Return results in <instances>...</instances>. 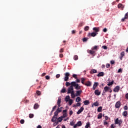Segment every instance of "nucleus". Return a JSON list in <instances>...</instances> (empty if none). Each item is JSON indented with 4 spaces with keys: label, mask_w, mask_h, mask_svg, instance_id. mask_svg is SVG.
Wrapping results in <instances>:
<instances>
[{
    "label": "nucleus",
    "mask_w": 128,
    "mask_h": 128,
    "mask_svg": "<svg viewBox=\"0 0 128 128\" xmlns=\"http://www.w3.org/2000/svg\"><path fill=\"white\" fill-rule=\"evenodd\" d=\"M71 86L72 88H74L76 90H80V86L78 84H77L76 82H71Z\"/></svg>",
    "instance_id": "f257e3e1"
},
{
    "label": "nucleus",
    "mask_w": 128,
    "mask_h": 128,
    "mask_svg": "<svg viewBox=\"0 0 128 128\" xmlns=\"http://www.w3.org/2000/svg\"><path fill=\"white\" fill-rule=\"evenodd\" d=\"M122 124V119L118 120V118H117L114 120V124H118L119 126H120Z\"/></svg>",
    "instance_id": "f03ea898"
},
{
    "label": "nucleus",
    "mask_w": 128,
    "mask_h": 128,
    "mask_svg": "<svg viewBox=\"0 0 128 128\" xmlns=\"http://www.w3.org/2000/svg\"><path fill=\"white\" fill-rule=\"evenodd\" d=\"M82 126V121H79L77 122V124H74L73 126L74 128H76L77 126Z\"/></svg>",
    "instance_id": "7ed1b4c3"
},
{
    "label": "nucleus",
    "mask_w": 128,
    "mask_h": 128,
    "mask_svg": "<svg viewBox=\"0 0 128 128\" xmlns=\"http://www.w3.org/2000/svg\"><path fill=\"white\" fill-rule=\"evenodd\" d=\"M121 106L122 103L120 101L117 102L115 104L116 108H120Z\"/></svg>",
    "instance_id": "20e7f679"
},
{
    "label": "nucleus",
    "mask_w": 128,
    "mask_h": 128,
    "mask_svg": "<svg viewBox=\"0 0 128 128\" xmlns=\"http://www.w3.org/2000/svg\"><path fill=\"white\" fill-rule=\"evenodd\" d=\"M68 76H70V73L66 72L65 74V77L64 78V82H68V78H69Z\"/></svg>",
    "instance_id": "39448f33"
},
{
    "label": "nucleus",
    "mask_w": 128,
    "mask_h": 128,
    "mask_svg": "<svg viewBox=\"0 0 128 128\" xmlns=\"http://www.w3.org/2000/svg\"><path fill=\"white\" fill-rule=\"evenodd\" d=\"M98 33H96L94 32H92V33H88V36H92L94 38V36H96V34H98Z\"/></svg>",
    "instance_id": "423d86ee"
},
{
    "label": "nucleus",
    "mask_w": 128,
    "mask_h": 128,
    "mask_svg": "<svg viewBox=\"0 0 128 128\" xmlns=\"http://www.w3.org/2000/svg\"><path fill=\"white\" fill-rule=\"evenodd\" d=\"M74 90V87L71 85L68 89V94H70Z\"/></svg>",
    "instance_id": "0eeeda50"
},
{
    "label": "nucleus",
    "mask_w": 128,
    "mask_h": 128,
    "mask_svg": "<svg viewBox=\"0 0 128 128\" xmlns=\"http://www.w3.org/2000/svg\"><path fill=\"white\" fill-rule=\"evenodd\" d=\"M60 102H62V98L60 97H58V100L57 102V104L58 106V108L60 107Z\"/></svg>",
    "instance_id": "6e6552de"
},
{
    "label": "nucleus",
    "mask_w": 128,
    "mask_h": 128,
    "mask_svg": "<svg viewBox=\"0 0 128 128\" xmlns=\"http://www.w3.org/2000/svg\"><path fill=\"white\" fill-rule=\"evenodd\" d=\"M119 91H120V86H116L114 88V92H118Z\"/></svg>",
    "instance_id": "1a4fd4ad"
},
{
    "label": "nucleus",
    "mask_w": 128,
    "mask_h": 128,
    "mask_svg": "<svg viewBox=\"0 0 128 128\" xmlns=\"http://www.w3.org/2000/svg\"><path fill=\"white\" fill-rule=\"evenodd\" d=\"M84 107H81L80 109L78 111L77 114H82V112H84Z\"/></svg>",
    "instance_id": "9d476101"
},
{
    "label": "nucleus",
    "mask_w": 128,
    "mask_h": 128,
    "mask_svg": "<svg viewBox=\"0 0 128 128\" xmlns=\"http://www.w3.org/2000/svg\"><path fill=\"white\" fill-rule=\"evenodd\" d=\"M82 90H76V96H80V94H82Z\"/></svg>",
    "instance_id": "9b49d317"
},
{
    "label": "nucleus",
    "mask_w": 128,
    "mask_h": 128,
    "mask_svg": "<svg viewBox=\"0 0 128 128\" xmlns=\"http://www.w3.org/2000/svg\"><path fill=\"white\" fill-rule=\"evenodd\" d=\"M93 30H94V32H96V34H98V32H100V28H96L94 27L93 28Z\"/></svg>",
    "instance_id": "f8f14e48"
},
{
    "label": "nucleus",
    "mask_w": 128,
    "mask_h": 128,
    "mask_svg": "<svg viewBox=\"0 0 128 128\" xmlns=\"http://www.w3.org/2000/svg\"><path fill=\"white\" fill-rule=\"evenodd\" d=\"M109 91H110V87L106 86L104 88L103 92H109Z\"/></svg>",
    "instance_id": "ddd939ff"
},
{
    "label": "nucleus",
    "mask_w": 128,
    "mask_h": 128,
    "mask_svg": "<svg viewBox=\"0 0 128 128\" xmlns=\"http://www.w3.org/2000/svg\"><path fill=\"white\" fill-rule=\"evenodd\" d=\"M84 84V86H92V82L90 81H88Z\"/></svg>",
    "instance_id": "4468645a"
},
{
    "label": "nucleus",
    "mask_w": 128,
    "mask_h": 128,
    "mask_svg": "<svg viewBox=\"0 0 128 128\" xmlns=\"http://www.w3.org/2000/svg\"><path fill=\"white\" fill-rule=\"evenodd\" d=\"M57 120L58 117L56 116H53L51 120V122H56Z\"/></svg>",
    "instance_id": "2eb2a0df"
},
{
    "label": "nucleus",
    "mask_w": 128,
    "mask_h": 128,
    "mask_svg": "<svg viewBox=\"0 0 128 128\" xmlns=\"http://www.w3.org/2000/svg\"><path fill=\"white\" fill-rule=\"evenodd\" d=\"M98 86V82H95L93 85V88H92L94 90H96Z\"/></svg>",
    "instance_id": "dca6fc26"
},
{
    "label": "nucleus",
    "mask_w": 128,
    "mask_h": 128,
    "mask_svg": "<svg viewBox=\"0 0 128 128\" xmlns=\"http://www.w3.org/2000/svg\"><path fill=\"white\" fill-rule=\"evenodd\" d=\"M100 94L101 92H100L98 90H96L94 91V94H96V96H100Z\"/></svg>",
    "instance_id": "f3484780"
},
{
    "label": "nucleus",
    "mask_w": 128,
    "mask_h": 128,
    "mask_svg": "<svg viewBox=\"0 0 128 128\" xmlns=\"http://www.w3.org/2000/svg\"><path fill=\"white\" fill-rule=\"evenodd\" d=\"M96 72H98V70H94V69H92L90 71V74H96Z\"/></svg>",
    "instance_id": "a211bd4d"
},
{
    "label": "nucleus",
    "mask_w": 128,
    "mask_h": 128,
    "mask_svg": "<svg viewBox=\"0 0 128 128\" xmlns=\"http://www.w3.org/2000/svg\"><path fill=\"white\" fill-rule=\"evenodd\" d=\"M122 116H123L124 118H126V116H128V111L125 110L122 113Z\"/></svg>",
    "instance_id": "6ab92c4d"
},
{
    "label": "nucleus",
    "mask_w": 128,
    "mask_h": 128,
    "mask_svg": "<svg viewBox=\"0 0 128 128\" xmlns=\"http://www.w3.org/2000/svg\"><path fill=\"white\" fill-rule=\"evenodd\" d=\"M62 120H64V117L60 116L57 118V120L58 122H62Z\"/></svg>",
    "instance_id": "aec40b11"
},
{
    "label": "nucleus",
    "mask_w": 128,
    "mask_h": 128,
    "mask_svg": "<svg viewBox=\"0 0 128 128\" xmlns=\"http://www.w3.org/2000/svg\"><path fill=\"white\" fill-rule=\"evenodd\" d=\"M104 76V72H100L99 74H98L97 76Z\"/></svg>",
    "instance_id": "412c9836"
},
{
    "label": "nucleus",
    "mask_w": 128,
    "mask_h": 128,
    "mask_svg": "<svg viewBox=\"0 0 128 128\" xmlns=\"http://www.w3.org/2000/svg\"><path fill=\"white\" fill-rule=\"evenodd\" d=\"M97 112H102V106L98 107L97 109Z\"/></svg>",
    "instance_id": "4be33fe9"
},
{
    "label": "nucleus",
    "mask_w": 128,
    "mask_h": 128,
    "mask_svg": "<svg viewBox=\"0 0 128 128\" xmlns=\"http://www.w3.org/2000/svg\"><path fill=\"white\" fill-rule=\"evenodd\" d=\"M83 102H84V106H88V104H90V102L88 100H86L84 101Z\"/></svg>",
    "instance_id": "5701e85b"
},
{
    "label": "nucleus",
    "mask_w": 128,
    "mask_h": 128,
    "mask_svg": "<svg viewBox=\"0 0 128 128\" xmlns=\"http://www.w3.org/2000/svg\"><path fill=\"white\" fill-rule=\"evenodd\" d=\"M118 8H122V10H124V5L122 4H118Z\"/></svg>",
    "instance_id": "b1692460"
},
{
    "label": "nucleus",
    "mask_w": 128,
    "mask_h": 128,
    "mask_svg": "<svg viewBox=\"0 0 128 128\" xmlns=\"http://www.w3.org/2000/svg\"><path fill=\"white\" fill-rule=\"evenodd\" d=\"M38 106H40L38 105V103H36V104H34V110H37V108H38Z\"/></svg>",
    "instance_id": "393cba45"
},
{
    "label": "nucleus",
    "mask_w": 128,
    "mask_h": 128,
    "mask_svg": "<svg viewBox=\"0 0 128 128\" xmlns=\"http://www.w3.org/2000/svg\"><path fill=\"white\" fill-rule=\"evenodd\" d=\"M114 81L112 80L111 82H110L108 84H107V86H112L114 84Z\"/></svg>",
    "instance_id": "a878e982"
},
{
    "label": "nucleus",
    "mask_w": 128,
    "mask_h": 128,
    "mask_svg": "<svg viewBox=\"0 0 128 128\" xmlns=\"http://www.w3.org/2000/svg\"><path fill=\"white\" fill-rule=\"evenodd\" d=\"M102 118V113H100L98 114V120H100V119Z\"/></svg>",
    "instance_id": "bb28decb"
},
{
    "label": "nucleus",
    "mask_w": 128,
    "mask_h": 128,
    "mask_svg": "<svg viewBox=\"0 0 128 128\" xmlns=\"http://www.w3.org/2000/svg\"><path fill=\"white\" fill-rule=\"evenodd\" d=\"M94 106H98V102H94V104H93L92 105V108Z\"/></svg>",
    "instance_id": "cd10ccee"
},
{
    "label": "nucleus",
    "mask_w": 128,
    "mask_h": 128,
    "mask_svg": "<svg viewBox=\"0 0 128 128\" xmlns=\"http://www.w3.org/2000/svg\"><path fill=\"white\" fill-rule=\"evenodd\" d=\"M70 96H66V97L65 98L66 102H68V100H70Z\"/></svg>",
    "instance_id": "c85d7f7f"
},
{
    "label": "nucleus",
    "mask_w": 128,
    "mask_h": 128,
    "mask_svg": "<svg viewBox=\"0 0 128 128\" xmlns=\"http://www.w3.org/2000/svg\"><path fill=\"white\" fill-rule=\"evenodd\" d=\"M86 80V79L84 78H81V82L82 84H84L86 83H84V81Z\"/></svg>",
    "instance_id": "c756f323"
},
{
    "label": "nucleus",
    "mask_w": 128,
    "mask_h": 128,
    "mask_svg": "<svg viewBox=\"0 0 128 128\" xmlns=\"http://www.w3.org/2000/svg\"><path fill=\"white\" fill-rule=\"evenodd\" d=\"M74 60H78V55H74Z\"/></svg>",
    "instance_id": "7c9ffc66"
},
{
    "label": "nucleus",
    "mask_w": 128,
    "mask_h": 128,
    "mask_svg": "<svg viewBox=\"0 0 128 128\" xmlns=\"http://www.w3.org/2000/svg\"><path fill=\"white\" fill-rule=\"evenodd\" d=\"M126 19H128V18L126 16L124 15V17L121 20V22H124Z\"/></svg>",
    "instance_id": "2f4dec72"
},
{
    "label": "nucleus",
    "mask_w": 128,
    "mask_h": 128,
    "mask_svg": "<svg viewBox=\"0 0 128 128\" xmlns=\"http://www.w3.org/2000/svg\"><path fill=\"white\" fill-rule=\"evenodd\" d=\"M62 107L61 108H58L57 110H56V112L58 113V112H62Z\"/></svg>",
    "instance_id": "473e14b6"
},
{
    "label": "nucleus",
    "mask_w": 128,
    "mask_h": 128,
    "mask_svg": "<svg viewBox=\"0 0 128 128\" xmlns=\"http://www.w3.org/2000/svg\"><path fill=\"white\" fill-rule=\"evenodd\" d=\"M90 126V122H88L86 123L85 128H88Z\"/></svg>",
    "instance_id": "72a5a7b5"
},
{
    "label": "nucleus",
    "mask_w": 128,
    "mask_h": 128,
    "mask_svg": "<svg viewBox=\"0 0 128 128\" xmlns=\"http://www.w3.org/2000/svg\"><path fill=\"white\" fill-rule=\"evenodd\" d=\"M88 30H90V26H86L84 28V30H85V32H88Z\"/></svg>",
    "instance_id": "f704fd0d"
},
{
    "label": "nucleus",
    "mask_w": 128,
    "mask_h": 128,
    "mask_svg": "<svg viewBox=\"0 0 128 128\" xmlns=\"http://www.w3.org/2000/svg\"><path fill=\"white\" fill-rule=\"evenodd\" d=\"M82 100V99L80 98V97H77L76 98V102H80Z\"/></svg>",
    "instance_id": "c9c22d12"
},
{
    "label": "nucleus",
    "mask_w": 128,
    "mask_h": 128,
    "mask_svg": "<svg viewBox=\"0 0 128 128\" xmlns=\"http://www.w3.org/2000/svg\"><path fill=\"white\" fill-rule=\"evenodd\" d=\"M66 86H72V82L70 83L69 82H66Z\"/></svg>",
    "instance_id": "e433bc0d"
},
{
    "label": "nucleus",
    "mask_w": 128,
    "mask_h": 128,
    "mask_svg": "<svg viewBox=\"0 0 128 128\" xmlns=\"http://www.w3.org/2000/svg\"><path fill=\"white\" fill-rule=\"evenodd\" d=\"M93 50H98V46H94L92 48Z\"/></svg>",
    "instance_id": "4c0bfd02"
},
{
    "label": "nucleus",
    "mask_w": 128,
    "mask_h": 128,
    "mask_svg": "<svg viewBox=\"0 0 128 128\" xmlns=\"http://www.w3.org/2000/svg\"><path fill=\"white\" fill-rule=\"evenodd\" d=\"M34 114H29V118H34Z\"/></svg>",
    "instance_id": "58836bf2"
},
{
    "label": "nucleus",
    "mask_w": 128,
    "mask_h": 128,
    "mask_svg": "<svg viewBox=\"0 0 128 128\" xmlns=\"http://www.w3.org/2000/svg\"><path fill=\"white\" fill-rule=\"evenodd\" d=\"M120 56H122V58L124 56V52H122L120 53Z\"/></svg>",
    "instance_id": "ea45409f"
},
{
    "label": "nucleus",
    "mask_w": 128,
    "mask_h": 128,
    "mask_svg": "<svg viewBox=\"0 0 128 128\" xmlns=\"http://www.w3.org/2000/svg\"><path fill=\"white\" fill-rule=\"evenodd\" d=\"M58 113L56 111L54 112V116H58Z\"/></svg>",
    "instance_id": "a19ab883"
},
{
    "label": "nucleus",
    "mask_w": 128,
    "mask_h": 128,
    "mask_svg": "<svg viewBox=\"0 0 128 128\" xmlns=\"http://www.w3.org/2000/svg\"><path fill=\"white\" fill-rule=\"evenodd\" d=\"M88 40V38H84L83 39H82V40L84 42H87Z\"/></svg>",
    "instance_id": "79ce46f5"
},
{
    "label": "nucleus",
    "mask_w": 128,
    "mask_h": 128,
    "mask_svg": "<svg viewBox=\"0 0 128 128\" xmlns=\"http://www.w3.org/2000/svg\"><path fill=\"white\" fill-rule=\"evenodd\" d=\"M20 123L22 124H24V120H21L20 121Z\"/></svg>",
    "instance_id": "37998d69"
},
{
    "label": "nucleus",
    "mask_w": 128,
    "mask_h": 128,
    "mask_svg": "<svg viewBox=\"0 0 128 128\" xmlns=\"http://www.w3.org/2000/svg\"><path fill=\"white\" fill-rule=\"evenodd\" d=\"M72 76H73V78H75L76 80H77V78H78V76H77L76 74H74L72 75Z\"/></svg>",
    "instance_id": "c03bdc74"
},
{
    "label": "nucleus",
    "mask_w": 128,
    "mask_h": 128,
    "mask_svg": "<svg viewBox=\"0 0 128 128\" xmlns=\"http://www.w3.org/2000/svg\"><path fill=\"white\" fill-rule=\"evenodd\" d=\"M124 110H128V106H124Z\"/></svg>",
    "instance_id": "a18cd8bd"
},
{
    "label": "nucleus",
    "mask_w": 128,
    "mask_h": 128,
    "mask_svg": "<svg viewBox=\"0 0 128 128\" xmlns=\"http://www.w3.org/2000/svg\"><path fill=\"white\" fill-rule=\"evenodd\" d=\"M66 116H68V114H66V113H63V116H62L63 118H66Z\"/></svg>",
    "instance_id": "49530a36"
},
{
    "label": "nucleus",
    "mask_w": 128,
    "mask_h": 128,
    "mask_svg": "<svg viewBox=\"0 0 128 128\" xmlns=\"http://www.w3.org/2000/svg\"><path fill=\"white\" fill-rule=\"evenodd\" d=\"M72 100H69V106H72Z\"/></svg>",
    "instance_id": "de8ad7c7"
},
{
    "label": "nucleus",
    "mask_w": 128,
    "mask_h": 128,
    "mask_svg": "<svg viewBox=\"0 0 128 128\" xmlns=\"http://www.w3.org/2000/svg\"><path fill=\"white\" fill-rule=\"evenodd\" d=\"M70 126H74V122H70Z\"/></svg>",
    "instance_id": "09e8293b"
},
{
    "label": "nucleus",
    "mask_w": 128,
    "mask_h": 128,
    "mask_svg": "<svg viewBox=\"0 0 128 128\" xmlns=\"http://www.w3.org/2000/svg\"><path fill=\"white\" fill-rule=\"evenodd\" d=\"M36 93L38 96H40V91L37 90Z\"/></svg>",
    "instance_id": "8fccbe9b"
},
{
    "label": "nucleus",
    "mask_w": 128,
    "mask_h": 128,
    "mask_svg": "<svg viewBox=\"0 0 128 128\" xmlns=\"http://www.w3.org/2000/svg\"><path fill=\"white\" fill-rule=\"evenodd\" d=\"M110 128H116V126H114V124H112L110 126Z\"/></svg>",
    "instance_id": "3c124183"
},
{
    "label": "nucleus",
    "mask_w": 128,
    "mask_h": 128,
    "mask_svg": "<svg viewBox=\"0 0 128 128\" xmlns=\"http://www.w3.org/2000/svg\"><path fill=\"white\" fill-rule=\"evenodd\" d=\"M90 53L91 54H94V51L90 50Z\"/></svg>",
    "instance_id": "603ef678"
},
{
    "label": "nucleus",
    "mask_w": 128,
    "mask_h": 128,
    "mask_svg": "<svg viewBox=\"0 0 128 128\" xmlns=\"http://www.w3.org/2000/svg\"><path fill=\"white\" fill-rule=\"evenodd\" d=\"M102 48H104V50H108V46H102Z\"/></svg>",
    "instance_id": "864d4df0"
},
{
    "label": "nucleus",
    "mask_w": 128,
    "mask_h": 128,
    "mask_svg": "<svg viewBox=\"0 0 128 128\" xmlns=\"http://www.w3.org/2000/svg\"><path fill=\"white\" fill-rule=\"evenodd\" d=\"M61 92H63V93L66 92V89H65V88H62V89L61 90Z\"/></svg>",
    "instance_id": "5fc2aeb1"
},
{
    "label": "nucleus",
    "mask_w": 128,
    "mask_h": 128,
    "mask_svg": "<svg viewBox=\"0 0 128 128\" xmlns=\"http://www.w3.org/2000/svg\"><path fill=\"white\" fill-rule=\"evenodd\" d=\"M56 105L52 108V112H54V110H56Z\"/></svg>",
    "instance_id": "6e6d98bb"
},
{
    "label": "nucleus",
    "mask_w": 128,
    "mask_h": 128,
    "mask_svg": "<svg viewBox=\"0 0 128 128\" xmlns=\"http://www.w3.org/2000/svg\"><path fill=\"white\" fill-rule=\"evenodd\" d=\"M110 64H106V68H110Z\"/></svg>",
    "instance_id": "4d7b16f0"
},
{
    "label": "nucleus",
    "mask_w": 128,
    "mask_h": 128,
    "mask_svg": "<svg viewBox=\"0 0 128 128\" xmlns=\"http://www.w3.org/2000/svg\"><path fill=\"white\" fill-rule=\"evenodd\" d=\"M72 114H74V112H72V110H70V112L69 114H70V116H72Z\"/></svg>",
    "instance_id": "13d9d810"
},
{
    "label": "nucleus",
    "mask_w": 128,
    "mask_h": 128,
    "mask_svg": "<svg viewBox=\"0 0 128 128\" xmlns=\"http://www.w3.org/2000/svg\"><path fill=\"white\" fill-rule=\"evenodd\" d=\"M103 32H108V29H106V28H104V29H103Z\"/></svg>",
    "instance_id": "bf43d9fd"
},
{
    "label": "nucleus",
    "mask_w": 128,
    "mask_h": 128,
    "mask_svg": "<svg viewBox=\"0 0 128 128\" xmlns=\"http://www.w3.org/2000/svg\"><path fill=\"white\" fill-rule=\"evenodd\" d=\"M46 80H50V78L48 76H46Z\"/></svg>",
    "instance_id": "052dcab7"
},
{
    "label": "nucleus",
    "mask_w": 128,
    "mask_h": 128,
    "mask_svg": "<svg viewBox=\"0 0 128 128\" xmlns=\"http://www.w3.org/2000/svg\"><path fill=\"white\" fill-rule=\"evenodd\" d=\"M76 106H80L81 104H80V103L78 102L76 104Z\"/></svg>",
    "instance_id": "680f3d73"
},
{
    "label": "nucleus",
    "mask_w": 128,
    "mask_h": 128,
    "mask_svg": "<svg viewBox=\"0 0 128 128\" xmlns=\"http://www.w3.org/2000/svg\"><path fill=\"white\" fill-rule=\"evenodd\" d=\"M114 60H112L110 61V64H114Z\"/></svg>",
    "instance_id": "e2e57ef3"
},
{
    "label": "nucleus",
    "mask_w": 128,
    "mask_h": 128,
    "mask_svg": "<svg viewBox=\"0 0 128 128\" xmlns=\"http://www.w3.org/2000/svg\"><path fill=\"white\" fill-rule=\"evenodd\" d=\"M125 97L126 100H128V93L126 94Z\"/></svg>",
    "instance_id": "0e129e2a"
},
{
    "label": "nucleus",
    "mask_w": 128,
    "mask_h": 128,
    "mask_svg": "<svg viewBox=\"0 0 128 128\" xmlns=\"http://www.w3.org/2000/svg\"><path fill=\"white\" fill-rule=\"evenodd\" d=\"M64 48H62L60 50V52H64Z\"/></svg>",
    "instance_id": "69168bd1"
},
{
    "label": "nucleus",
    "mask_w": 128,
    "mask_h": 128,
    "mask_svg": "<svg viewBox=\"0 0 128 128\" xmlns=\"http://www.w3.org/2000/svg\"><path fill=\"white\" fill-rule=\"evenodd\" d=\"M84 22H80L79 24V26H84Z\"/></svg>",
    "instance_id": "338daca9"
},
{
    "label": "nucleus",
    "mask_w": 128,
    "mask_h": 128,
    "mask_svg": "<svg viewBox=\"0 0 128 128\" xmlns=\"http://www.w3.org/2000/svg\"><path fill=\"white\" fill-rule=\"evenodd\" d=\"M108 120V116H105V120Z\"/></svg>",
    "instance_id": "774afa93"
}]
</instances>
